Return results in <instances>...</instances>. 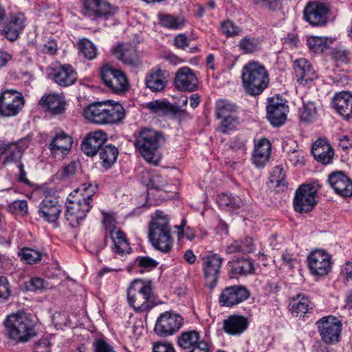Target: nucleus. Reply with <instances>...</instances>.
Listing matches in <instances>:
<instances>
[{
    "instance_id": "nucleus-1",
    "label": "nucleus",
    "mask_w": 352,
    "mask_h": 352,
    "mask_svg": "<svg viewBox=\"0 0 352 352\" xmlns=\"http://www.w3.org/2000/svg\"><path fill=\"white\" fill-rule=\"evenodd\" d=\"M148 239L152 245L162 252L168 253L172 250L174 239L170 219L163 211L156 210L151 214Z\"/></svg>"
},
{
    "instance_id": "nucleus-2",
    "label": "nucleus",
    "mask_w": 352,
    "mask_h": 352,
    "mask_svg": "<svg viewBox=\"0 0 352 352\" xmlns=\"http://www.w3.org/2000/svg\"><path fill=\"white\" fill-rule=\"evenodd\" d=\"M241 81L245 93L256 96L268 86L269 74L263 65L255 60L245 64L241 70Z\"/></svg>"
},
{
    "instance_id": "nucleus-3",
    "label": "nucleus",
    "mask_w": 352,
    "mask_h": 352,
    "mask_svg": "<svg viewBox=\"0 0 352 352\" xmlns=\"http://www.w3.org/2000/svg\"><path fill=\"white\" fill-rule=\"evenodd\" d=\"M127 300L137 313L149 311L155 305L151 281L135 279L127 290Z\"/></svg>"
},
{
    "instance_id": "nucleus-4",
    "label": "nucleus",
    "mask_w": 352,
    "mask_h": 352,
    "mask_svg": "<svg viewBox=\"0 0 352 352\" xmlns=\"http://www.w3.org/2000/svg\"><path fill=\"white\" fill-rule=\"evenodd\" d=\"M85 117L96 124H113L124 119L125 113L121 104L104 102L89 105L84 111Z\"/></svg>"
},
{
    "instance_id": "nucleus-5",
    "label": "nucleus",
    "mask_w": 352,
    "mask_h": 352,
    "mask_svg": "<svg viewBox=\"0 0 352 352\" xmlns=\"http://www.w3.org/2000/svg\"><path fill=\"white\" fill-rule=\"evenodd\" d=\"M162 142L164 138L160 132L144 129L136 137L135 146L146 162L157 164L162 158L160 147Z\"/></svg>"
},
{
    "instance_id": "nucleus-6",
    "label": "nucleus",
    "mask_w": 352,
    "mask_h": 352,
    "mask_svg": "<svg viewBox=\"0 0 352 352\" xmlns=\"http://www.w3.org/2000/svg\"><path fill=\"white\" fill-rule=\"evenodd\" d=\"M4 324L10 338L16 342H26L36 334L33 320L23 312L9 315Z\"/></svg>"
},
{
    "instance_id": "nucleus-7",
    "label": "nucleus",
    "mask_w": 352,
    "mask_h": 352,
    "mask_svg": "<svg viewBox=\"0 0 352 352\" xmlns=\"http://www.w3.org/2000/svg\"><path fill=\"white\" fill-rule=\"evenodd\" d=\"M238 107L232 102L220 99L217 101L215 113L217 118L221 119L218 130L222 133H228L238 124L236 117Z\"/></svg>"
},
{
    "instance_id": "nucleus-8",
    "label": "nucleus",
    "mask_w": 352,
    "mask_h": 352,
    "mask_svg": "<svg viewBox=\"0 0 352 352\" xmlns=\"http://www.w3.org/2000/svg\"><path fill=\"white\" fill-rule=\"evenodd\" d=\"M100 76L104 85L113 93L122 94L129 88L125 74L109 65H105L101 68Z\"/></svg>"
},
{
    "instance_id": "nucleus-9",
    "label": "nucleus",
    "mask_w": 352,
    "mask_h": 352,
    "mask_svg": "<svg viewBox=\"0 0 352 352\" xmlns=\"http://www.w3.org/2000/svg\"><path fill=\"white\" fill-rule=\"evenodd\" d=\"M184 324V318L178 314L168 311L157 318L154 332L160 337H168L177 333Z\"/></svg>"
},
{
    "instance_id": "nucleus-10",
    "label": "nucleus",
    "mask_w": 352,
    "mask_h": 352,
    "mask_svg": "<svg viewBox=\"0 0 352 352\" xmlns=\"http://www.w3.org/2000/svg\"><path fill=\"white\" fill-rule=\"evenodd\" d=\"M91 197V195H89L81 199H67L65 214L72 227L77 226L80 221L86 217L87 212L92 207Z\"/></svg>"
},
{
    "instance_id": "nucleus-11",
    "label": "nucleus",
    "mask_w": 352,
    "mask_h": 352,
    "mask_svg": "<svg viewBox=\"0 0 352 352\" xmlns=\"http://www.w3.org/2000/svg\"><path fill=\"white\" fill-rule=\"evenodd\" d=\"M23 94L14 89H6L0 94V114L4 117L17 115L23 109Z\"/></svg>"
},
{
    "instance_id": "nucleus-12",
    "label": "nucleus",
    "mask_w": 352,
    "mask_h": 352,
    "mask_svg": "<svg viewBox=\"0 0 352 352\" xmlns=\"http://www.w3.org/2000/svg\"><path fill=\"white\" fill-rule=\"evenodd\" d=\"M322 340L327 344H335L339 341L342 329V320L333 316L322 318L317 322Z\"/></svg>"
},
{
    "instance_id": "nucleus-13",
    "label": "nucleus",
    "mask_w": 352,
    "mask_h": 352,
    "mask_svg": "<svg viewBox=\"0 0 352 352\" xmlns=\"http://www.w3.org/2000/svg\"><path fill=\"white\" fill-rule=\"evenodd\" d=\"M201 261L205 283L213 289L219 279L223 259L217 254H210L203 256Z\"/></svg>"
},
{
    "instance_id": "nucleus-14",
    "label": "nucleus",
    "mask_w": 352,
    "mask_h": 352,
    "mask_svg": "<svg viewBox=\"0 0 352 352\" xmlns=\"http://www.w3.org/2000/svg\"><path fill=\"white\" fill-rule=\"evenodd\" d=\"M316 190L310 184H302L296 191L294 199V210L299 212H309L316 205Z\"/></svg>"
},
{
    "instance_id": "nucleus-15",
    "label": "nucleus",
    "mask_w": 352,
    "mask_h": 352,
    "mask_svg": "<svg viewBox=\"0 0 352 352\" xmlns=\"http://www.w3.org/2000/svg\"><path fill=\"white\" fill-rule=\"evenodd\" d=\"M250 296V292L246 287L234 285L221 290L219 296V302L222 307H232L248 299Z\"/></svg>"
},
{
    "instance_id": "nucleus-16",
    "label": "nucleus",
    "mask_w": 352,
    "mask_h": 352,
    "mask_svg": "<svg viewBox=\"0 0 352 352\" xmlns=\"http://www.w3.org/2000/svg\"><path fill=\"white\" fill-rule=\"evenodd\" d=\"M307 263L312 275L325 276L331 269V256L323 250H316L309 254Z\"/></svg>"
},
{
    "instance_id": "nucleus-17",
    "label": "nucleus",
    "mask_w": 352,
    "mask_h": 352,
    "mask_svg": "<svg viewBox=\"0 0 352 352\" xmlns=\"http://www.w3.org/2000/svg\"><path fill=\"white\" fill-rule=\"evenodd\" d=\"M329 13V7L326 4L318 1L309 2L303 11L305 20L314 27L326 25Z\"/></svg>"
},
{
    "instance_id": "nucleus-18",
    "label": "nucleus",
    "mask_w": 352,
    "mask_h": 352,
    "mask_svg": "<svg viewBox=\"0 0 352 352\" xmlns=\"http://www.w3.org/2000/svg\"><path fill=\"white\" fill-rule=\"evenodd\" d=\"M82 14L89 18H108L113 15V7L107 0H82Z\"/></svg>"
},
{
    "instance_id": "nucleus-19",
    "label": "nucleus",
    "mask_w": 352,
    "mask_h": 352,
    "mask_svg": "<svg viewBox=\"0 0 352 352\" xmlns=\"http://www.w3.org/2000/svg\"><path fill=\"white\" fill-rule=\"evenodd\" d=\"M38 104L46 112L52 116L63 115L68 105L65 96L57 93L43 95Z\"/></svg>"
},
{
    "instance_id": "nucleus-20",
    "label": "nucleus",
    "mask_w": 352,
    "mask_h": 352,
    "mask_svg": "<svg viewBox=\"0 0 352 352\" xmlns=\"http://www.w3.org/2000/svg\"><path fill=\"white\" fill-rule=\"evenodd\" d=\"M26 17L22 12L12 13L2 30V34L10 41H16L26 25Z\"/></svg>"
},
{
    "instance_id": "nucleus-21",
    "label": "nucleus",
    "mask_w": 352,
    "mask_h": 352,
    "mask_svg": "<svg viewBox=\"0 0 352 352\" xmlns=\"http://www.w3.org/2000/svg\"><path fill=\"white\" fill-rule=\"evenodd\" d=\"M114 56L122 63L136 67L140 60L135 47L130 43H121L112 50Z\"/></svg>"
},
{
    "instance_id": "nucleus-22",
    "label": "nucleus",
    "mask_w": 352,
    "mask_h": 352,
    "mask_svg": "<svg viewBox=\"0 0 352 352\" xmlns=\"http://www.w3.org/2000/svg\"><path fill=\"white\" fill-rule=\"evenodd\" d=\"M147 108L153 113L159 116H178L186 117L188 116L186 110L173 105L166 100H155L146 104Z\"/></svg>"
},
{
    "instance_id": "nucleus-23",
    "label": "nucleus",
    "mask_w": 352,
    "mask_h": 352,
    "mask_svg": "<svg viewBox=\"0 0 352 352\" xmlns=\"http://www.w3.org/2000/svg\"><path fill=\"white\" fill-rule=\"evenodd\" d=\"M328 182L338 195L344 197L352 196V181L343 172L332 173Z\"/></svg>"
},
{
    "instance_id": "nucleus-24",
    "label": "nucleus",
    "mask_w": 352,
    "mask_h": 352,
    "mask_svg": "<svg viewBox=\"0 0 352 352\" xmlns=\"http://www.w3.org/2000/svg\"><path fill=\"white\" fill-rule=\"evenodd\" d=\"M174 82L180 91H194L197 89L198 79L192 69L184 67L177 72Z\"/></svg>"
},
{
    "instance_id": "nucleus-25",
    "label": "nucleus",
    "mask_w": 352,
    "mask_h": 352,
    "mask_svg": "<svg viewBox=\"0 0 352 352\" xmlns=\"http://www.w3.org/2000/svg\"><path fill=\"white\" fill-rule=\"evenodd\" d=\"M107 139V134L102 131L91 132L82 142V150L87 155L94 156L102 147Z\"/></svg>"
},
{
    "instance_id": "nucleus-26",
    "label": "nucleus",
    "mask_w": 352,
    "mask_h": 352,
    "mask_svg": "<svg viewBox=\"0 0 352 352\" xmlns=\"http://www.w3.org/2000/svg\"><path fill=\"white\" fill-rule=\"evenodd\" d=\"M294 74L299 85H309L317 78L316 73L312 65L305 58H300L294 63Z\"/></svg>"
},
{
    "instance_id": "nucleus-27",
    "label": "nucleus",
    "mask_w": 352,
    "mask_h": 352,
    "mask_svg": "<svg viewBox=\"0 0 352 352\" xmlns=\"http://www.w3.org/2000/svg\"><path fill=\"white\" fill-rule=\"evenodd\" d=\"M288 107L283 102L271 98L267 106V118L274 126L283 125L287 118Z\"/></svg>"
},
{
    "instance_id": "nucleus-28",
    "label": "nucleus",
    "mask_w": 352,
    "mask_h": 352,
    "mask_svg": "<svg viewBox=\"0 0 352 352\" xmlns=\"http://www.w3.org/2000/svg\"><path fill=\"white\" fill-rule=\"evenodd\" d=\"M50 76L56 84L63 87L74 85L77 80V74L69 65L54 68Z\"/></svg>"
},
{
    "instance_id": "nucleus-29",
    "label": "nucleus",
    "mask_w": 352,
    "mask_h": 352,
    "mask_svg": "<svg viewBox=\"0 0 352 352\" xmlns=\"http://www.w3.org/2000/svg\"><path fill=\"white\" fill-rule=\"evenodd\" d=\"M38 212L47 221L55 222L61 212V205L56 197H45L39 206Z\"/></svg>"
},
{
    "instance_id": "nucleus-30",
    "label": "nucleus",
    "mask_w": 352,
    "mask_h": 352,
    "mask_svg": "<svg viewBox=\"0 0 352 352\" xmlns=\"http://www.w3.org/2000/svg\"><path fill=\"white\" fill-rule=\"evenodd\" d=\"M311 153L317 162L324 165L331 164L334 157L333 148L322 139H318L314 143Z\"/></svg>"
},
{
    "instance_id": "nucleus-31",
    "label": "nucleus",
    "mask_w": 352,
    "mask_h": 352,
    "mask_svg": "<svg viewBox=\"0 0 352 352\" xmlns=\"http://www.w3.org/2000/svg\"><path fill=\"white\" fill-rule=\"evenodd\" d=\"M248 318L238 314L229 316L223 320V331L232 336H239L243 333L248 327Z\"/></svg>"
},
{
    "instance_id": "nucleus-32",
    "label": "nucleus",
    "mask_w": 352,
    "mask_h": 352,
    "mask_svg": "<svg viewBox=\"0 0 352 352\" xmlns=\"http://www.w3.org/2000/svg\"><path fill=\"white\" fill-rule=\"evenodd\" d=\"M333 108L343 118L352 116V94L348 91L336 93L333 98Z\"/></svg>"
},
{
    "instance_id": "nucleus-33",
    "label": "nucleus",
    "mask_w": 352,
    "mask_h": 352,
    "mask_svg": "<svg viewBox=\"0 0 352 352\" xmlns=\"http://www.w3.org/2000/svg\"><path fill=\"white\" fill-rule=\"evenodd\" d=\"M166 82L164 72L160 68L151 70L145 79L146 87L153 92L162 91L165 88Z\"/></svg>"
},
{
    "instance_id": "nucleus-34",
    "label": "nucleus",
    "mask_w": 352,
    "mask_h": 352,
    "mask_svg": "<svg viewBox=\"0 0 352 352\" xmlns=\"http://www.w3.org/2000/svg\"><path fill=\"white\" fill-rule=\"evenodd\" d=\"M271 144L266 138L260 140L255 145L252 155L253 162L256 166H263L269 160Z\"/></svg>"
},
{
    "instance_id": "nucleus-35",
    "label": "nucleus",
    "mask_w": 352,
    "mask_h": 352,
    "mask_svg": "<svg viewBox=\"0 0 352 352\" xmlns=\"http://www.w3.org/2000/svg\"><path fill=\"white\" fill-rule=\"evenodd\" d=\"M228 265L230 267V274L232 277L252 274L254 270L252 261L248 258H237L229 261Z\"/></svg>"
},
{
    "instance_id": "nucleus-36",
    "label": "nucleus",
    "mask_w": 352,
    "mask_h": 352,
    "mask_svg": "<svg viewBox=\"0 0 352 352\" xmlns=\"http://www.w3.org/2000/svg\"><path fill=\"white\" fill-rule=\"evenodd\" d=\"M110 237L113 242L114 251L122 255L125 253H130L131 247L124 233L120 229L111 230Z\"/></svg>"
},
{
    "instance_id": "nucleus-37",
    "label": "nucleus",
    "mask_w": 352,
    "mask_h": 352,
    "mask_svg": "<svg viewBox=\"0 0 352 352\" xmlns=\"http://www.w3.org/2000/svg\"><path fill=\"white\" fill-rule=\"evenodd\" d=\"M200 340V334L197 331H186L177 338L178 346L183 350H190Z\"/></svg>"
},
{
    "instance_id": "nucleus-38",
    "label": "nucleus",
    "mask_w": 352,
    "mask_h": 352,
    "mask_svg": "<svg viewBox=\"0 0 352 352\" xmlns=\"http://www.w3.org/2000/svg\"><path fill=\"white\" fill-rule=\"evenodd\" d=\"M159 24L165 28L170 30H179L182 28L185 24V20L182 16H175L170 14L159 13Z\"/></svg>"
},
{
    "instance_id": "nucleus-39",
    "label": "nucleus",
    "mask_w": 352,
    "mask_h": 352,
    "mask_svg": "<svg viewBox=\"0 0 352 352\" xmlns=\"http://www.w3.org/2000/svg\"><path fill=\"white\" fill-rule=\"evenodd\" d=\"M103 167L109 168L116 162L118 155V148L111 144L102 146L98 152Z\"/></svg>"
},
{
    "instance_id": "nucleus-40",
    "label": "nucleus",
    "mask_w": 352,
    "mask_h": 352,
    "mask_svg": "<svg viewBox=\"0 0 352 352\" xmlns=\"http://www.w3.org/2000/svg\"><path fill=\"white\" fill-rule=\"evenodd\" d=\"M310 302L303 294H298L290 302V311L294 316H301L306 314L309 309Z\"/></svg>"
},
{
    "instance_id": "nucleus-41",
    "label": "nucleus",
    "mask_w": 352,
    "mask_h": 352,
    "mask_svg": "<svg viewBox=\"0 0 352 352\" xmlns=\"http://www.w3.org/2000/svg\"><path fill=\"white\" fill-rule=\"evenodd\" d=\"M23 142L18 143H12L10 144H3L5 151L3 154L6 155V162H12L19 160L23 155L24 148L27 146H22Z\"/></svg>"
},
{
    "instance_id": "nucleus-42",
    "label": "nucleus",
    "mask_w": 352,
    "mask_h": 352,
    "mask_svg": "<svg viewBox=\"0 0 352 352\" xmlns=\"http://www.w3.org/2000/svg\"><path fill=\"white\" fill-rule=\"evenodd\" d=\"M254 250V245L251 239H246L245 241H235L229 245L226 250L228 254H245Z\"/></svg>"
},
{
    "instance_id": "nucleus-43",
    "label": "nucleus",
    "mask_w": 352,
    "mask_h": 352,
    "mask_svg": "<svg viewBox=\"0 0 352 352\" xmlns=\"http://www.w3.org/2000/svg\"><path fill=\"white\" fill-rule=\"evenodd\" d=\"M307 43L313 52L322 53L332 43V40L327 37L312 36L308 38Z\"/></svg>"
},
{
    "instance_id": "nucleus-44",
    "label": "nucleus",
    "mask_w": 352,
    "mask_h": 352,
    "mask_svg": "<svg viewBox=\"0 0 352 352\" xmlns=\"http://www.w3.org/2000/svg\"><path fill=\"white\" fill-rule=\"evenodd\" d=\"M219 206L223 208L237 209L242 206L241 199L235 195H228L227 193L221 194L217 197Z\"/></svg>"
},
{
    "instance_id": "nucleus-45",
    "label": "nucleus",
    "mask_w": 352,
    "mask_h": 352,
    "mask_svg": "<svg viewBox=\"0 0 352 352\" xmlns=\"http://www.w3.org/2000/svg\"><path fill=\"white\" fill-rule=\"evenodd\" d=\"M79 53L88 60H93L97 56V48L94 44L87 38H82L78 43Z\"/></svg>"
},
{
    "instance_id": "nucleus-46",
    "label": "nucleus",
    "mask_w": 352,
    "mask_h": 352,
    "mask_svg": "<svg viewBox=\"0 0 352 352\" xmlns=\"http://www.w3.org/2000/svg\"><path fill=\"white\" fill-rule=\"evenodd\" d=\"M238 47L243 54H253L260 50L261 42L255 37L245 36L240 40Z\"/></svg>"
},
{
    "instance_id": "nucleus-47",
    "label": "nucleus",
    "mask_w": 352,
    "mask_h": 352,
    "mask_svg": "<svg viewBox=\"0 0 352 352\" xmlns=\"http://www.w3.org/2000/svg\"><path fill=\"white\" fill-rule=\"evenodd\" d=\"M270 181L272 184L274 185L278 191H283L287 187L284 169L281 166H276L272 172Z\"/></svg>"
},
{
    "instance_id": "nucleus-48",
    "label": "nucleus",
    "mask_w": 352,
    "mask_h": 352,
    "mask_svg": "<svg viewBox=\"0 0 352 352\" xmlns=\"http://www.w3.org/2000/svg\"><path fill=\"white\" fill-rule=\"evenodd\" d=\"M318 111L315 103L307 102L300 111V120L306 123L312 122L317 118Z\"/></svg>"
},
{
    "instance_id": "nucleus-49",
    "label": "nucleus",
    "mask_w": 352,
    "mask_h": 352,
    "mask_svg": "<svg viewBox=\"0 0 352 352\" xmlns=\"http://www.w3.org/2000/svg\"><path fill=\"white\" fill-rule=\"evenodd\" d=\"M19 255L21 259L30 265L36 263L41 259V254L34 249L24 248L20 250Z\"/></svg>"
},
{
    "instance_id": "nucleus-50",
    "label": "nucleus",
    "mask_w": 352,
    "mask_h": 352,
    "mask_svg": "<svg viewBox=\"0 0 352 352\" xmlns=\"http://www.w3.org/2000/svg\"><path fill=\"white\" fill-rule=\"evenodd\" d=\"M221 32L227 37H232L240 34L241 28L236 26L232 21L226 20L221 24Z\"/></svg>"
},
{
    "instance_id": "nucleus-51",
    "label": "nucleus",
    "mask_w": 352,
    "mask_h": 352,
    "mask_svg": "<svg viewBox=\"0 0 352 352\" xmlns=\"http://www.w3.org/2000/svg\"><path fill=\"white\" fill-rule=\"evenodd\" d=\"M28 209V203L25 200H15L8 206V210L14 214H25Z\"/></svg>"
},
{
    "instance_id": "nucleus-52",
    "label": "nucleus",
    "mask_w": 352,
    "mask_h": 352,
    "mask_svg": "<svg viewBox=\"0 0 352 352\" xmlns=\"http://www.w3.org/2000/svg\"><path fill=\"white\" fill-rule=\"evenodd\" d=\"M251 2L261 8H267L270 10H277L280 9L282 0H250Z\"/></svg>"
},
{
    "instance_id": "nucleus-53",
    "label": "nucleus",
    "mask_w": 352,
    "mask_h": 352,
    "mask_svg": "<svg viewBox=\"0 0 352 352\" xmlns=\"http://www.w3.org/2000/svg\"><path fill=\"white\" fill-rule=\"evenodd\" d=\"M11 296L10 283L5 276H0V302H5Z\"/></svg>"
},
{
    "instance_id": "nucleus-54",
    "label": "nucleus",
    "mask_w": 352,
    "mask_h": 352,
    "mask_svg": "<svg viewBox=\"0 0 352 352\" xmlns=\"http://www.w3.org/2000/svg\"><path fill=\"white\" fill-rule=\"evenodd\" d=\"M135 263L140 267L147 270H151L155 268L158 263L148 256H138L135 260Z\"/></svg>"
},
{
    "instance_id": "nucleus-55",
    "label": "nucleus",
    "mask_w": 352,
    "mask_h": 352,
    "mask_svg": "<svg viewBox=\"0 0 352 352\" xmlns=\"http://www.w3.org/2000/svg\"><path fill=\"white\" fill-rule=\"evenodd\" d=\"M45 287V280L38 277L31 278L25 283V288L28 291L35 292Z\"/></svg>"
},
{
    "instance_id": "nucleus-56",
    "label": "nucleus",
    "mask_w": 352,
    "mask_h": 352,
    "mask_svg": "<svg viewBox=\"0 0 352 352\" xmlns=\"http://www.w3.org/2000/svg\"><path fill=\"white\" fill-rule=\"evenodd\" d=\"M50 150L52 155L56 158H63L66 155L70 149L67 148V144L58 145L56 143L51 142L50 144Z\"/></svg>"
},
{
    "instance_id": "nucleus-57",
    "label": "nucleus",
    "mask_w": 352,
    "mask_h": 352,
    "mask_svg": "<svg viewBox=\"0 0 352 352\" xmlns=\"http://www.w3.org/2000/svg\"><path fill=\"white\" fill-rule=\"evenodd\" d=\"M76 165L74 162H71L68 165L62 168L58 173L62 179H67L76 174Z\"/></svg>"
},
{
    "instance_id": "nucleus-58",
    "label": "nucleus",
    "mask_w": 352,
    "mask_h": 352,
    "mask_svg": "<svg viewBox=\"0 0 352 352\" xmlns=\"http://www.w3.org/2000/svg\"><path fill=\"white\" fill-rule=\"evenodd\" d=\"M102 213L103 215V224L109 233L111 232V230L118 229L116 226V219L112 214L107 213L104 211H102Z\"/></svg>"
},
{
    "instance_id": "nucleus-59",
    "label": "nucleus",
    "mask_w": 352,
    "mask_h": 352,
    "mask_svg": "<svg viewBox=\"0 0 352 352\" xmlns=\"http://www.w3.org/2000/svg\"><path fill=\"white\" fill-rule=\"evenodd\" d=\"M51 142L56 143L60 146L65 145L66 144L69 149H71L72 145V138L64 133L57 134Z\"/></svg>"
},
{
    "instance_id": "nucleus-60",
    "label": "nucleus",
    "mask_w": 352,
    "mask_h": 352,
    "mask_svg": "<svg viewBox=\"0 0 352 352\" xmlns=\"http://www.w3.org/2000/svg\"><path fill=\"white\" fill-rule=\"evenodd\" d=\"M94 352H116L113 348L104 340H97L94 343Z\"/></svg>"
},
{
    "instance_id": "nucleus-61",
    "label": "nucleus",
    "mask_w": 352,
    "mask_h": 352,
    "mask_svg": "<svg viewBox=\"0 0 352 352\" xmlns=\"http://www.w3.org/2000/svg\"><path fill=\"white\" fill-rule=\"evenodd\" d=\"M349 54L346 50L335 49L332 52L333 58L338 63H347Z\"/></svg>"
},
{
    "instance_id": "nucleus-62",
    "label": "nucleus",
    "mask_w": 352,
    "mask_h": 352,
    "mask_svg": "<svg viewBox=\"0 0 352 352\" xmlns=\"http://www.w3.org/2000/svg\"><path fill=\"white\" fill-rule=\"evenodd\" d=\"M34 352H50V342L46 338L37 341L34 347Z\"/></svg>"
},
{
    "instance_id": "nucleus-63",
    "label": "nucleus",
    "mask_w": 352,
    "mask_h": 352,
    "mask_svg": "<svg viewBox=\"0 0 352 352\" xmlns=\"http://www.w3.org/2000/svg\"><path fill=\"white\" fill-rule=\"evenodd\" d=\"M153 352H175L173 345L168 342H157L153 345Z\"/></svg>"
},
{
    "instance_id": "nucleus-64",
    "label": "nucleus",
    "mask_w": 352,
    "mask_h": 352,
    "mask_svg": "<svg viewBox=\"0 0 352 352\" xmlns=\"http://www.w3.org/2000/svg\"><path fill=\"white\" fill-rule=\"evenodd\" d=\"M189 45L187 36L184 34H179L174 38V45L179 49H185Z\"/></svg>"
}]
</instances>
